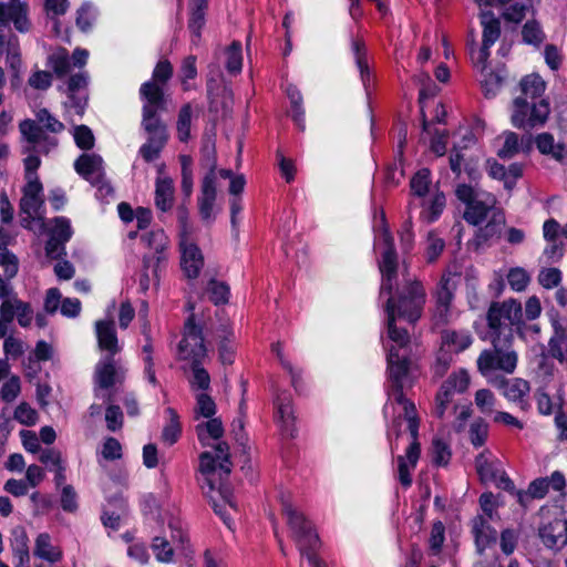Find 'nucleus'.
<instances>
[{
    "label": "nucleus",
    "mask_w": 567,
    "mask_h": 567,
    "mask_svg": "<svg viewBox=\"0 0 567 567\" xmlns=\"http://www.w3.org/2000/svg\"><path fill=\"white\" fill-rule=\"evenodd\" d=\"M215 161L210 164L209 173L204 177L202 182L200 196L198 197V209L202 219L206 223L214 220V204L216 199V186H215Z\"/></svg>",
    "instance_id": "20"
},
{
    "label": "nucleus",
    "mask_w": 567,
    "mask_h": 567,
    "mask_svg": "<svg viewBox=\"0 0 567 567\" xmlns=\"http://www.w3.org/2000/svg\"><path fill=\"white\" fill-rule=\"evenodd\" d=\"M25 122H32L39 130V134L43 137L51 138L55 142L52 151L56 148L59 140L54 134L61 133L64 130V124L59 121L48 109H40L35 112V118H25L19 123V132L21 133V125Z\"/></svg>",
    "instance_id": "24"
},
{
    "label": "nucleus",
    "mask_w": 567,
    "mask_h": 567,
    "mask_svg": "<svg viewBox=\"0 0 567 567\" xmlns=\"http://www.w3.org/2000/svg\"><path fill=\"white\" fill-rule=\"evenodd\" d=\"M382 238L385 245V250L382 252V258L379 264L382 274L381 295L390 293L393 289L398 276V255L393 246V237L391 236L388 227H383Z\"/></svg>",
    "instance_id": "15"
},
{
    "label": "nucleus",
    "mask_w": 567,
    "mask_h": 567,
    "mask_svg": "<svg viewBox=\"0 0 567 567\" xmlns=\"http://www.w3.org/2000/svg\"><path fill=\"white\" fill-rule=\"evenodd\" d=\"M495 210H502V208L497 207L496 197L493 194L485 192L466 207L464 212V219L467 223L477 226L487 218L491 219L495 214Z\"/></svg>",
    "instance_id": "19"
},
{
    "label": "nucleus",
    "mask_w": 567,
    "mask_h": 567,
    "mask_svg": "<svg viewBox=\"0 0 567 567\" xmlns=\"http://www.w3.org/2000/svg\"><path fill=\"white\" fill-rule=\"evenodd\" d=\"M13 555L14 558L17 559L16 567H29L30 554L28 546V537L24 532H21V534L16 537Z\"/></svg>",
    "instance_id": "53"
},
{
    "label": "nucleus",
    "mask_w": 567,
    "mask_h": 567,
    "mask_svg": "<svg viewBox=\"0 0 567 567\" xmlns=\"http://www.w3.org/2000/svg\"><path fill=\"white\" fill-rule=\"evenodd\" d=\"M546 89V84L539 75L530 74L520 81L522 96L528 101H538Z\"/></svg>",
    "instance_id": "40"
},
{
    "label": "nucleus",
    "mask_w": 567,
    "mask_h": 567,
    "mask_svg": "<svg viewBox=\"0 0 567 567\" xmlns=\"http://www.w3.org/2000/svg\"><path fill=\"white\" fill-rule=\"evenodd\" d=\"M174 200V184L169 177H158L155 188V204L162 212L172 208Z\"/></svg>",
    "instance_id": "36"
},
{
    "label": "nucleus",
    "mask_w": 567,
    "mask_h": 567,
    "mask_svg": "<svg viewBox=\"0 0 567 567\" xmlns=\"http://www.w3.org/2000/svg\"><path fill=\"white\" fill-rule=\"evenodd\" d=\"M158 266L159 264L153 262L148 256L143 258V272L140 276L138 285L142 292L150 289L151 282L158 284Z\"/></svg>",
    "instance_id": "46"
},
{
    "label": "nucleus",
    "mask_w": 567,
    "mask_h": 567,
    "mask_svg": "<svg viewBox=\"0 0 567 567\" xmlns=\"http://www.w3.org/2000/svg\"><path fill=\"white\" fill-rule=\"evenodd\" d=\"M21 152L25 155L23 159L24 178L27 181L23 187V196L20 200V209L28 215V218L34 219L40 215V209L44 204L43 186L37 174L41 165L39 155H48L52 151L55 142L43 137L32 122H25L21 125Z\"/></svg>",
    "instance_id": "2"
},
{
    "label": "nucleus",
    "mask_w": 567,
    "mask_h": 567,
    "mask_svg": "<svg viewBox=\"0 0 567 567\" xmlns=\"http://www.w3.org/2000/svg\"><path fill=\"white\" fill-rule=\"evenodd\" d=\"M472 337L466 331H445L443 334V344L454 352H461L472 344Z\"/></svg>",
    "instance_id": "43"
},
{
    "label": "nucleus",
    "mask_w": 567,
    "mask_h": 567,
    "mask_svg": "<svg viewBox=\"0 0 567 567\" xmlns=\"http://www.w3.org/2000/svg\"><path fill=\"white\" fill-rule=\"evenodd\" d=\"M496 398L494 393L487 389H481L475 393V404L480 411L484 414H491L494 412Z\"/></svg>",
    "instance_id": "60"
},
{
    "label": "nucleus",
    "mask_w": 567,
    "mask_h": 567,
    "mask_svg": "<svg viewBox=\"0 0 567 567\" xmlns=\"http://www.w3.org/2000/svg\"><path fill=\"white\" fill-rule=\"evenodd\" d=\"M76 173L91 184H99L104 177L103 159L94 153H84L75 162Z\"/></svg>",
    "instance_id": "25"
},
{
    "label": "nucleus",
    "mask_w": 567,
    "mask_h": 567,
    "mask_svg": "<svg viewBox=\"0 0 567 567\" xmlns=\"http://www.w3.org/2000/svg\"><path fill=\"white\" fill-rule=\"evenodd\" d=\"M187 363L188 370L192 372V377L188 379L190 388L193 390H208L210 388V377L207 370L203 367V361H193Z\"/></svg>",
    "instance_id": "41"
},
{
    "label": "nucleus",
    "mask_w": 567,
    "mask_h": 567,
    "mask_svg": "<svg viewBox=\"0 0 567 567\" xmlns=\"http://www.w3.org/2000/svg\"><path fill=\"white\" fill-rule=\"evenodd\" d=\"M535 144L540 154L550 159L567 165V144L557 142L553 134L540 133L535 137Z\"/></svg>",
    "instance_id": "26"
},
{
    "label": "nucleus",
    "mask_w": 567,
    "mask_h": 567,
    "mask_svg": "<svg viewBox=\"0 0 567 567\" xmlns=\"http://www.w3.org/2000/svg\"><path fill=\"white\" fill-rule=\"evenodd\" d=\"M166 413L168 415V423L163 429L162 440L167 445H173L177 442L182 431L179 417L177 412L172 408H167Z\"/></svg>",
    "instance_id": "44"
},
{
    "label": "nucleus",
    "mask_w": 567,
    "mask_h": 567,
    "mask_svg": "<svg viewBox=\"0 0 567 567\" xmlns=\"http://www.w3.org/2000/svg\"><path fill=\"white\" fill-rule=\"evenodd\" d=\"M140 97L143 102L142 117H161V113L168 111L169 96L165 87L155 82H144L140 87Z\"/></svg>",
    "instance_id": "13"
},
{
    "label": "nucleus",
    "mask_w": 567,
    "mask_h": 567,
    "mask_svg": "<svg viewBox=\"0 0 567 567\" xmlns=\"http://www.w3.org/2000/svg\"><path fill=\"white\" fill-rule=\"evenodd\" d=\"M445 243L434 233H430L426 240V260L433 262L444 250Z\"/></svg>",
    "instance_id": "63"
},
{
    "label": "nucleus",
    "mask_w": 567,
    "mask_h": 567,
    "mask_svg": "<svg viewBox=\"0 0 567 567\" xmlns=\"http://www.w3.org/2000/svg\"><path fill=\"white\" fill-rule=\"evenodd\" d=\"M388 372L391 382L389 399L402 406L404 420L409 416L417 417L413 402L405 398L403 389L412 384L413 363L410 353H400L394 346H386Z\"/></svg>",
    "instance_id": "3"
},
{
    "label": "nucleus",
    "mask_w": 567,
    "mask_h": 567,
    "mask_svg": "<svg viewBox=\"0 0 567 567\" xmlns=\"http://www.w3.org/2000/svg\"><path fill=\"white\" fill-rule=\"evenodd\" d=\"M277 413L285 435L293 437L296 433L295 415L290 395L282 392L276 398Z\"/></svg>",
    "instance_id": "31"
},
{
    "label": "nucleus",
    "mask_w": 567,
    "mask_h": 567,
    "mask_svg": "<svg viewBox=\"0 0 567 567\" xmlns=\"http://www.w3.org/2000/svg\"><path fill=\"white\" fill-rule=\"evenodd\" d=\"M192 107L185 104L178 114L177 135L181 142H187L190 137Z\"/></svg>",
    "instance_id": "54"
},
{
    "label": "nucleus",
    "mask_w": 567,
    "mask_h": 567,
    "mask_svg": "<svg viewBox=\"0 0 567 567\" xmlns=\"http://www.w3.org/2000/svg\"><path fill=\"white\" fill-rule=\"evenodd\" d=\"M408 430L411 434L412 442L405 451L404 455H400L396 458L398 462V480L404 487H410L412 485V476L411 472L416 467L417 461L421 455V446L417 441L419 436V426L420 420L419 417L409 416Z\"/></svg>",
    "instance_id": "11"
},
{
    "label": "nucleus",
    "mask_w": 567,
    "mask_h": 567,
    "mask_svg": "<svg viewBox=\"0 0 567 567\" xmlns=\"http://www.w3.org/2000/svg\"><path fill=\"white\" fill-rule=\"evenodd\" d=\"M89 75L86 72L81 71L70 76L68 81V93L72 102V107L75 109L76 114H82L85 106L84 97H76L75 94L81 92L87 86Z\"/></svg>",
    "instance_id": "34"
},
{
    "label": "nucleus",
    "mask_w": 567,
    "mask_h": 567,
    "mask_svg": "<svg viewBox=\"0 0 567 567\" xmlns=\"http://www.w3.org/2000/svg\"><path fill=\"white\" fill-rule=\"evenodd\" d=\"M142 240L145 246L151 250H154V254L147 255L153 262L161 264V261L166 259V249L168 247V237L164 233L163 229H154L142 236Z\"/></svg>",
    "instance_id": "33"
},
{
    "label": "nucleus",
    "mask_w": 567,
    "mask_h": 567,
    "mask_svg": "<svg viewBox=\"0 0 567 567\" xmlns=\"http://www.w3.org/2000/svg\"><path fill=\"white\" fill-rule=\"evenodd\" d=\"M550 114L549 102L545 99L528 101L517 96L513 101L511 122L513 126L530 131L544 126Z\"/></svg>",
    "instance_id": "8"
},
{
    "label": "nucleus",
    "mask_w": 567,
    "mask_h": 567,
    "mask_svg": "<svg viewBox=\"0 0 567 567\" xmlns=\"http://www.w3.org/2000/svg\"><path fill=\"white\" fill-rule=\"evenodd\" d=\"M554 334L549 340V353L559 362L567 360V330L559 323L554 324Z\"/></svg>",
    "instance_id": "39"
},
{
    "label": "nucleus",
    "mask_w": 567,
    "mask_h": 567,
    "mask_svg": "<svg viewBox=\"0 0 567 567\" xmlns=\"http://www.w3.org/2000/svg\"><path fill=\"white\" fill-rule=\"evenodd\" d=\"M432 461L439 466L447 465L451 458L449 445L441 439H434L432 442Z\"/></svg>",
    "instance_id": "56"
},
{
    "label": "nucleus",
    "mask_w": 567,
    "mask_h": 567,
    "mask_svg": "<svg viewBox=\"0 0 567 567\" xmlns=\"http://www.w3.org/2000/svg\"><path fill=\"white\" fill-rule=\"evenodd\" d=\"M507 281L513 290L523 291L529 282V276L523 268H514L509 270Z\"/></svg>",
    "instance_id": "64"
},
{
    "label": "nucleus",
    "mask_w": 567,
    "mask_h": 567,
    "mask_svg": "<svg viewBox=\"0 0 567 567\" xmlns=\"http://www.w3.org/2000/svg\"><path fill=\"white\" fill-rule=\"evenodd\" d=\"M173 76V65L168 60H161L153 70L152 79L147 82H155L165 87Z\"/></svg>",
    "instance_id": "57"
},
{
    "label": "nucleus",
    "mask_w": 567,
    "mask_h": 567,
    "mask_svg": "<svg viewBox=\"0 0 567 567\" xmlns=\"http://www.w3.org/2000/svg\"><path fill=\"white\" fill-rule=\"evenodd\" d=\"M73 137L78 147L91 150L94 146V135L86 125H78L73 130Z\"/></svg>",
    "instance_id": "61"
},
{
    "label": "nucleus",
    "mask_w": 567,
    "mask_h": 567,
    "mask_svg": "<svg viewBox=\"0 0 567 567\" xmlns=\"http://www.w3.org/2000/svg\"><path fill=\"white\" fill-rule=\"evenodd\" d=\"M523 309L520 302L509 299L493 302L486 313L489 340L498 337L501 340H514V327L522 322Z\"/></svg>",
    "instance_id": "6"
},
{
    "label": "nucleus",
    "mask_w": 567,
    "mask_h": 567,
    "mask_svg": "<svg viewBox=\"0 0 567 567\" xmlns=\"http://www.w3.org/2000/svg\"><path fill=\"white\" fill-rule=\"evenodd\" d=\"M351 50L355 58V63L360 71L363 84L365 85L369 78V66L367 61V50L364 43L359 39H353L351 42Z\"/></svg>",
    "instance_id": "48"
},
{
    "label": "nucleus",
    "mask_w": 567,
    "mask_h": 567,
    "mask_svg": "<svg viewBox=\"0 0 567 567\" xmlns=\"http://www.w3.org/2000/svg\"><path fill=\"white\" fill-rule=\"evenodd\" d=\"M141 126L146 134V142L140 147V155L144 161L153 162L168 141L167 125L161 117H142Z\"/></svg>",
    "instance_id": "10"
},
{
    "label": "nucleus",
    "mask_w": 567,
    "mask_h": 567,
    "mask_svg": "<svg viewBox=\"0 0 567 567\" xmlns=\"http://www.w3.org/2000/svg\"><path fill=\"white\" fill-rule=\"evenodd\" d=\"M282 511L287 516L292 538L296 542L300 554L307 557L312 567H327L315 553L320 546V539L313 529L312 524L301 512L292 507L289 503H282Z\"/></svg>",
    "instance_id": "5"
},
{
    "label": "nucleus",
    "mask_w": 567,
    "mask_h": 567,
    "mask_svg": "<svg viewBox=\"0 0 567 567\" xmlns=\"http://www.w3.org/2000/svg\"><path fill=\"white\" fill-rule=\"evenodd\" d=\"M487 452H482L475 460L476 471L484 484H493L504 491H513L514 483L506 475L501 464L496 460H489Z\"/></svg>",
    "instance_id": "14"
},
{
    "label": "nucleus",
    "mask_w": 567,
    "mask_h": 567,
    "mask_svg": "<svg viewBox=\"0 0 567 567\" xmlns=\"http://www.w3.org/2000/svg\"><path fill=\"white\" fill-rule=\"evenodd\" d=\"M207 293L214 305H224L229 299V287L223 281L210 279L207 286Z\"/></svg>",
    "instance_id": "50"
},
{
    "label": "nucleus",
    "mask_w": 567,
    "mask_h": 567,
    "mask_svg": "<svg viewBox=\"0 0 567 567\" xmlns=\"http://www.w3.org/2000/svg\"><path fill=\"white\" fill-rule=\"evenodd\" d=\"M198 441L203 446H212L214 451L203 452L199 456V471L203 476V489L210 497L214 511L224 523L230 527L229 517L226 515L224 505L236 509L237 506L233 499V494L224 484L231 472V462L229 445L219 441L213 445L209 441H218L224 435L223 422L219 417H210L195 426Z\"/></svg>",
    "instance_id": "1"
},
{
    "label": "nucleus",
    "mask_w": 567,
    "mask_h": 567,
    "mask_svg": "<svg viewBox=\"0 0 567 567\" xmlns=\"http://www.w3.org/2000/svg\"><path fill=\"white\" fill-rule=\"evenodd\" d=\"M29 7L21 0L0 2V25L13 23L14 29L21 33L31 30V21L28 18Z\"/></svg>",
    "instance_id": "17"
},
{
    "label": "nucleus",
    "mask_w": 567,
    "mask_h": 567,
    "mask_svg": "<svg viewBox=\"0 0 567 567\" xmlns=\"http://www.w3.org/2000/svg\"><path fill=\"white\" fill-rule=\"evenodd\" d=\"M513 341L501 340L498 337L491 340L492 348L485 349L477 358V370L488 378L496 371L512 374L516 370L518 354L512 347Z\"/></svg>",
    "instance_id": "7"
},
{
    "label": "nucleus",
    "mask_w": 567,
    "mask_h": 567,
    "mask_svg": "<svg viewBox=\"0 0 567 567\" xmlns=\"http://www.w3.org/2000/svg\"><path fill=\"white\" fill-rule=\"evenodd\" d=\"M483 27V41L485 48H491L501 35V22L492 11H482L480 14Z\"/></svg>",
    "instance_id": "35"
},
{
    "label": "nucleus",
    "mask_w": 567,
    "mask_h": 567,
    "mask_svg": "<svg viewBox=\"0 0 567 567\" xmlns=\"http://www.w3.org/2000/svg\"><path fill=\"white\" fill-rule=\"evenodd\" d=\"M505 224L503 210H495V214L484 227H481L475 235V245L481 247L487 245L491 240L499 238L502 228Z\"/></svg>",
    "instance_id": "32"
},
{
    "label": "nucleus",
    "mask_w": 567,
    "mask_h": 567,
    "mask_svg": "<svg viewBox=\"0 0 567 567\" xmlns=\"http://www.w3.org/2000/svg\"><path fill=\"white\" fill-rule=\"evenodd\" d=\"M392 303H389L388 307V316H386V327H388V338L391 341L390 346H394L400 353H410V334L403 329L399 328L395 323L396 319L393 317L391 312Z\"/></svg>",
    "instance_id": "30"
},
{
    "label": "nucleus",
    "mask_w": 567,
    "mask_h": 567,
    "mask_svg": "<svg viewBox=\"0 0 567 567\" xmlns=\"http://www.w3.org/2000/svg\"><path fill=\"white\" fill-rule=\"evenodd\" d=\"M122 375L118 361L112 355H105L95 369V381L101 389H110Z\"/></svg>",
    "instance_id": "27"
},
{
    "label": "nucleus",
    "mask_w": 567,
    "mask_h": 567,
    "mask_svg": "<svg viewBox=\"0 0 567 567\" xmlns=\"http://www.w3.org/2000/svg\"><path fill=\"white\" fill-rule=\"evenodd\" d=\"M430 175L427 168H422L412 177L410 185L414 195L422 197L427 193L431 183Z\"/></svg>",
    "instance_id": "58"
},
{
    "label": "nucleus",
    "mask_w": 567,
    "mask_h": 567,
    "mask_svg": "<svg viewBox=\"0 0 567 567\" xmlns=\"http://www.w3.org/2000/svg\"><path fill=\"white\" fill-rule=\"evenodd\" d=\"M493 384L501 390L502 394L509 401L518 404V406L526 411L529 408L528 395L530 391L529 383L520 378L505 379L498 378L493 381Z\"/></svg>",
    "instance_id": "18"
},
{
    "label": "nucleus",
    "mask_w": 567,
    "mask_h": 567,
    "mask_svg": "<svg viewBox=\"0 0 567 567\" xmlns=\"http://www.w3.org/2000/svg\"><path fill=\"white\" fill-rule=\"evenodd\" d=\"M181 267L188 279H196L204 267V256L199 247L187 235L186 229L181 235Z\"/></svg>",
    "instance_id": "16"
},
{
    "label": "nucleus",
    "mask_w": 567,
    "mask_h": 567,
    "mask_svg": "<svg viewBox=\"0 0 567 567\" xmlns=\"http://www.w3.org/2000/svg\"><path fill=\"white\" fill-rule=\"evenodd\" d=\"M48 65L58 78H63L70 72L71 59L64 48H59L48 56Z\"/></svg>",
    "instance_id": "42"
},
{
    "label": "nucleus",
    "mask_w": 567,
    "mask_h": 567,
    "mask_svg": "<svg viewBox=\"0 0 567 567\" xmlns=\"http://www.w3.org/2000/svg\"><path fill=\"white\" fill-rule=\"evenodd\" d=\"M543 544L549 549L559 550L567 546V518H555L538 530Z\"/></svg>",
    "instance_id": "23"
},
{
    "label": "nucleus",
    "mask_w": 567,
    "mask_h": 567,
    "mask_svg": "<svg viewBox=\"0 0 567 567\" xmlns=\"http://www.w3.org/2000/svg\"><path fill=\"white\" fill-rule=\"evenodd\" d=\"M389 295L385 303L388 313L389 303H392L391 312L395 319H403L410 323H415L422 316L426 300V292L423 285L416 279H405L404 285L398 291L396 296Z\"/></svg>",
    "instance_id": "4"
},
{
    "label": "nucleus",
    "mask_w": 567,
    "mask_h": 567,
    "mask_svg": "<svg viewBox=\"0 0 567 567\" xmlns=\"http://www.w3.org/2000/svg\"><path fill=\"white\" fill-rule=\"evenodd\" d=\"M72 234L71 223L68 218L56 217L53 219V226L50 235L66 243L71 238Z\"/></svg>",
    "instance_id": "62"
},
{
    "label": "nucleus",
    "mask_w": 567,
    "mask_h": 567,
    "mask_svg": "<svg viewBox=\"0 0 567 567\" xmlns=\"http://www.w3.org/2000/svg\"><path fill=\"white\" fill-rule=\"evenodd\" d=\"M468 47L474 66L484 73L487 69L489 48H485L484 44H482V47L476 50V39L474 31H470L468 33Z\"/></svg>",
    "instance_id": "45"
},
{
    "label": "nucleus",
    "mask_w": 567,
    "mask_h": 567,
    "mask_svg": "<svg viewBox=\"0 0 567 567\" xmlns=\"http://www.w3.org/2000/svg\"><path fill=\"white\" fill-rule=\"evenodd\" d=\"M455 275L451 272L443 274L435 293V316L441 321H446L450 312L451 303L454 298V291L456 289Z\"/></svg>",
    "instance_id": "22"
},
{
    "label": "nucleus",
    "mask_w": 567,
    "mask_h": 567,
    "mask_svg": "<svg viewBox=\"0 0 567 567\" xmlns=\"http://www.w3.org/2000/svg\"><path fill=\"white\" fill-rule=\"evenodd\" d=\"M488 425L483 420H475L470 426V440L475 447H481L486 442Z\"/></svg>",
    "instance_id": "59"
},
{
    "label": "nucleus",
    "mask_w": 567,
    "mask_h": 567,
    "mask_svg": "<svg viewBox=\"0 0 567 567\" xmlns=\"http://www.w3.org/2000/svg\"><path fill=\"white\" fill-rule=\"evenodd\" d=\"M504 144L498 150L497 155L501 158H512L523 150V145L519 142V137L514 132L504 133Z\"/></svg>",
    "instance_id": "52"
},
{
    "label": "nucleus",
    "mask_w": 567,
    "mask_h": 567,
    "mask_svg": "<svg viewBox=\"0 0 567 567\" xmlns=\"http://www.w3.org/2000/svg\"><path fill=\"white\" fill-rule=\"evenodd\" d=\"M523 41L526 44L535 47L540 45L545 40V33L543 32L539 23L535 20L527 21L522 30Z\"/></svg>",
    "instance_id": "51"
},
{
    "label": "nucleus",
    "mask_w": 567,
    "mask_h": 567,
    "mask_svg": "<svg viewBox=\"0 0 567 567\" xmlns=\"http://www.w3.org/2000/svg\"><path fill=\"white\" fill-rule=\"evenodd\" d=\"M472 533L475 538L477 551L482 554L491 544L496 542L497 532L485 516H476L472 520Z\"/></svg>",
    "instance_id": "29"
},
{
    "label": "nucleus",
    "mask_w": 567,
    "mask_h": 567,
    "mask_svg": "<svg viewBox=\"0 0 567 567\" xmlns=\"http://www.w3.org/2000/svg\"><path fill=\"white\" fill-rule=\"evenodd\" d=\"M207 0H190V18L188 28L192 32L194 43L200 38V30L205 24V11L207 9Z\"/></svg>",
    "instance_id": "37"
},
{
    "label": "nucleus",
    "mask_w": 567,
    "mask_h": 567,
    "mask_svg": "<svg viewBox=\"0 0 567 567\" xmlns=\"http://www.w3.org/2000/svg\"><path fill=\"white\" fill-rule=\"evenodd\" d=\"M217 406L213 398L206 393L196 395V405L194 408L195 419H210L216 414Z\"/></svg>",
    "instance_id": "47"
},
{
    "label": "nucleus",
    "mask_w": 567,
    "mask_h": 567,
    "mask_svg": "<svg viewBox=\"0 0 567 567\" xmlns=\"http://www.w3.org/2000/svg\"><path fill=\"white\" fill-rule=\"evenodd\" d=\"M226 69L231 74H237L241 71L243 56H241V44L240 42H233L228 48L227 52Z\"/></svg>",
    "instance_id": "55"
},
{
    "label": "nucleus",
    "mask_w": 567,
    "mask_h": 567,
    "mask_svg": "<svg viewBox=\"0 0 567 567\" xmlns=\"http://www.w3.org/2000/svg\"><path fill=\"white\" fill-rule=\"evenodd\" d=\"M151 547L157 561L164 564H169L173 561L174 549L166 538L159 536L154 537Z\"/></svg>",
    "instance_id": "49"
},
{
    "label": "nucleus",
    "mask_w": 567,
    "mask_h": 567,
    "mask_svg": "<svg viewBox=\"0 0 567 567\" xmlns=\"http://www.w3.org/2000/svg\"><path fill=\"white\" fill-rule=\"evenodd\" d=\"M207 349L204 344L203 330L195 324L192 313L185 322L184 336L178 344V359L185 362L204 361Z\"/></svg>",
    "instance_id": "12"
},
{
    "label": "nucleus",
    "mask_w": 567,
    "mask_h": 567,
    "mask_svg": "<svg viewBox=\"0 0 567 567\" xmlns=\"http://www.w3.org/2000/svg\"><path fill=\"white\" fill-rule=\"evenodd\" d=\"M0 316L4 321L12 322L17 318L18 323L22 328L31 324L33 319V310L29 302L22 301L17 296L2 300L0 305Z\"/></svg>",
    "instance_id": "21"
},
{
    "label": "nucleus",
    "mask_w": 567,
    "mask_h": 567,
    "mask_svg": "<svg viewBox=\"0 0 567 567\" xmlns=\"http://www.w3.org/2000/svg\"><path fill=\"white\" fill-rule=\"evenodd\" d=\"M99 348L106 351V355L114 357L121 351L113 320H99L95 323Z\"/></svg>",
    "instance_id": "28"
},
{
    "label": "nucleus",
    "mask_w": 567,
    "mask_h": 567,
    "mask_svg": "<svg viewBox=\"0 0 567 567\" xmlns=\"http://www.w3.org/2000/svg\"><path fill=\"white\" fill-rule=\"evenodd\" d=\"M470 384V375L466 370L453 372L439 389L433 408V414L439 419H444L446 414L453 411L454 395L463 393Z\"/></svg>",
    "instance_id": "9"
},
{
    "label": "nucleus",
    "mask_w": 567,
    "mask_h": 567,
    "mask_svg": "<svg viewBox=\"0 0 567 567\" xmlns=\"http://www.w3.org/2000/svg\"><path fill=\"white\" fill-rule=\"evenodd\" d=\"M34 555L50 563L60 561L62 551L59 547L51 544V537L47 533H41L35 539Z\"/></svg>",
    "instance_id": "38"
}]
</instances>
